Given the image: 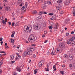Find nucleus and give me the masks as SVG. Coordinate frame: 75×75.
Segmentation results:
<instances>
[{"label":"nucleus","instance_id":"nucleus-1","mask_svg":"<svg viewBox=\"0 0 75 75\" xmlns=\"http://www.w3.org/2000/svg\"><path fill=\"white\" fill-rule=\"evenodd\" d=\"M23 30L26 33H31V31L32 30V27L31 26L28 27L26 25H25Z\"/></svg>","mask_w":75,"mask_h":75},{"label":"nucleus","instance_id":"nucleus-2","mask_svg":"<svg viewBox=\"0 0 75 75\" xmlns=\"http://www.w3.org/2000/svg\"><path fill=\"white\" fill-rule=\"evenodd\" d=\"M28 41L30 42H33L35 41V37H34L32 35L29 36L28 38Z\"/></svg>","mask_w":75,"mask_h":75},{"label":"nucleus","instance_id":"nucleus-3","mask_svg":"<svg viewBox=\"0 0 75 75\" xmlns=\"http://www.w3.org/2000/svg\"><path fill=\"white\" fill-rule=\"evenodd\" d=\"M33 28L35 30H40V29L41 28V25L39 24H35L33 25Z\"/></svg>","mask_w":75,"mask_h":75},{"label":"nucleus","instance_id":"nucleus-4","mask_svg":"<svg viewBox=\"0 0 75 75\" xmlns=\"http://www.w3.org/2000/svg\"><path fill=\"white\" fill-rule=\"evenodd\" d=\"M24 56H27V55H33V52H31L28 51H26L24 53Z\"/></svg>","mask_w":75,"mask_h":75},{"label":"nucleus","instance_id":"nucleus-5","mask_svg":"<svg viewBox=\"0 0 75 75\" xmlns=\"http://www.w3.org/2000/svg\"><path fill=\"white\" fill-rule=\"evenodd\" d=\"M51 25L52 27H53V28L55 29H57V28H58V23H56L55 24L53 22H52L51 23Z\"/></svg>","mask_w":75,"mask_h":75},{"label":"nucleus","instance_id":"nucleus-6","mask_svg":"<svg viewBox=\"0 0 75 75\" xmlns=\"http://www.w3.org/2000/svg\"><path fill=\"white\" fill-rule=\"evenodd\" d=\"M59 47L61 48H65V44L63 42H61L59 43Z\"/></svg>","mask_w":75,"mask_h":75},{"label":"nucleus","instance_id":"nucleus-7","mask_svg":"<svg viewBox=\"0 0 75 75\" xmlns=\"http://www.w3.org/2000/svg\"><path fill=\"white\" fill-rule=\"evenodd\" d=\"M56 52L57 53H59V52H61L62 50H61V48H57L55 50Z\"/></svg>","mask_w":75,"mask_h":75},{"label":"nucleus","instance_id":"nucleus-8","mask_svg":"<svg viewBox=\"0 0 75 75\" xmlns=\"http://www.w3.org/2000/svg\"><path fill=\"white\" fill-rule=\"evenodd\" d=\"M70 2V1H69V0H67L65 1L64 3L66 5H68V4H69Z\"/></svg>","mask_w":75,"mask_h":75},{"label":"nucleus","instance_id":"nucleus-9","mask_svg":"<svg viewBox=\"0 0 75 75\" xmlns=\"http://www.w3.org/2000/svg\"><path fill=\"white\" fill-rule=\"evenodd\" d=\"M16 69L18 71L20 72H21V70L20 68V67H17L16 68Z\"/></svg>","mask_w":75,"mask_h":75},{"label":"nucleus","instance_id":"nucleus-10","mask_svg":"<svg viewBox=\"0 0 75 75\" xmlns=\"http://www.w3.org/2000/svg\"><path fill=\"white\" fill-rule=\"evenodd\" d=\"M6 10L8 11H10V8L9 6H7L6 8Z\"/></svg>","mask_w":75,"mask_h":75},{"label":"nucleus","instance_id":"nucleus-11","mask_svg":"<svg viewBox=\"0 0 75 75\" xmlns=\"http://www.w3.org/2000/svg\"><path fill=\"white\" fill-rule=\"evenodd\" d=\"M75 39V37H72L69 40V41H74V40Z\"/></svg>","mask_w":75,"mask_h":75},{"label":"nucleus","instance_id":"nucleus-12","mask_svg":"<svg viewBox=\"0 0 75 75\" xmlns=\"http://www.w3.org/2000/svg\"><path fill=\"white\" fill-rule=\"evenodd\" d=\"M69 21V19H67L65 20V21L64 22L65 24H67L68 23V21Z\"/></svg>","mask_w":75,"mask_h":75},{"label":"nucleus","instance_id":"nucleus-13","mask_svg":"<svg viewBox=\"0 0 75 75\" xmlns=\"http://www.w3.org/2000/svg\"><path fill=\"white\" fill-rule=\"evenodd\" d=\"M42 61H40V62L39 63V65L40 67H41V66H42V65H43V64H42Z\"/></svg>","mask_w":75,"mask_h":75},{"label":"nucleus","instance_id":"nucleus-14","mask_svg":"<svg viewBox=\"0 0 75 75\" xmlns=\"http://www.w3.org/2000/svg\"><path fill=\"white\" fill-rule=\"evenodd\" d=\"M42 61H40V62L39 63V65L40 67H41V66H42V65H43V64H42Z\"/></svg>","mask_w":75,"mask_h":75},{"label":"nucleus","instance_id":"nucleus-15","mask_svg":"<svg viewBox=\"0 0 75 75\" xmlns=\"http://www.w3.org/2000/svg\"><path fill=\"white\" fill-rule=\"evenodd\" d=\"M34 50V48L33 47H30V50L31 52H33Z\"/></svg>","mask_w":75,"mask_h":75},{"label":"nucleus","instance_id":"nucleus-16","mask_svg":"<svg viewBox=\"0 0 75 75\" xmlns=\"http://www.w3.org/2000/svg\"><path fill=\"white\" fill-rule=\"evenodd\" d=\"M57 2L58 3H61L62 2V0H59L57 1Z\"/></svg>","mask_w":75,"mask_h":75},{"label":"nucleus","instance_id":"nucleus-17","mask_svg":"<svg viewBox=\"0 0 75 75\" xmlns=\"http://www.w3.org/2000/svg\"><path fill=\"white\" fill-rule=\"evenodd\" d=\"M60 73L62 75H64V74H65V73H64V71H60Z\"/></svg>","mask_w":75,"mask_h":75},{"label":"nucleus","instance_id":"nucleus-18","mask_svg":"<svg viewBox=\"0 0 75 75\" xmlns=\"http://www.w3.org/2000/svg\"><path fill=\"white\" fill-rule=\"evenodd\" d=\"M38 71V69H35L34 71V74H36L37 73Z\"/></svg>","mask_w":75,"mask_h":75},{"label":"nucleus","instance_id":"nucleus-19","mask_svg":"<svg viewBox=\"0 0 75 75\" xmlns=\"http://www.w3.org/2000/svg\"><path fill=\"white\" fill-rule=\"evenodd\" d=\"M64 57L65 58H68V55H67V54H64Z\"/></svg>","mask_w":75,"mask_h":75},{"label":"nucleus","instance_id":"nucleus-20","mask_svg":"<svg viewBox=\"0 0 75 75\" xmlns=\"http://www.w3.org/2000/svg\"><path fill=\"white\" fill-rule=\"evenodd\" d=\"M7 21H4V20H3L2 21V23H3V24H6V22H7Z\"/></svg>","mask_w":75,"mask_h":75},{"label":"nucleus","instance_id":"nucleus-21","mask_svg":"<svg viewBox=\"0 0 75 75\" xmlns=\"http://www.w3.org/2000/svg\"><path fill=\"white\" fill-rule=\"evenodd\" d=\"M55 52L54 51H52V55H55Z\"/></svg>","mask_w":75,"mask_h":75},{"label":"nucleus","instance_id":"nucleus-22","mask_svg":"<svg viewBox=\"0 0 75 75\" xmlns=\"http://www.w3.org/2000/svg\"><path fill=\"white\" fill-rule=\"evenodd\" d=\"M47 4H48V5H51V3L50 1H47Z\"/></svg>","mask_w":75,"mask_h":75},{"label":"nucleus","instance_id":"nucleus-23","mask_svg":"<svg viewBox=\"0 0 75 75\" xmlns=\"http://www.w3.org/2000/svg\"><path fill=\"white\" fill-rule=\"evenodd\" d=\"M45 70L46 71H49V68H48V67H47V68H46L45 69Z\"/></svg>","mask_w":75,"mask_h":75},{"label":"nucleus","instance_id":"nucleus-24","mask_svg":"<svg viewBox=\"0 0 75 75\" xmlns=\"http://www.w3.org/2000/svg\"><path fill=\"white\" fill-rule=\"evenodd\" d=\"M25 7L26 8H27V6H28V3L27 2H26L25 4Z\"/></svg>","mask_w":75,"mask_h":75},{"label":"nucleus","instance_id":"nucleus-25","mask_svg":"<svg viewBox=\"0 0 75 75\" xmlns=\"http://www.w3.org/2000/svg\"><path fill=\"white\" fill-rule=\"evenodd\" d=\"M16 54L17 55V57H19V58H21V56L20 55H19V54H18L16 53Z\"/></svg>","mask_w":75,"mask_h":75},{"label":"nucleus","instance_id":"nucleus-26","mask_svg":"<svg viewBox=\"0 0 75 75\" xmlns=\"http://www.w3.org/2000/svg\"><path fill=\"white\" fill-rule=\"evenodd\" d=\"M33 13L34 14H35L37 13V11H33Z\"/></svg>","mask_w":75,"mask_h":75},{"label":"nucleus","instance_id":"nucleus-27","mask_svg":"<svg viewBox=\"0 0 75 75\" xmlns=\"http://www.w3.org/2000/svg\"><path fill=\"white\" fill-rule=\"evenodd\" d=\"M41 7L43 8H45V6H44V5H42L41 6Z\"/></svg>","mask_w":75,"mask_h":75},{"label":"nucleus","instance_id":"nucleus-28","mask_svg":"<svg viewBox=\"0 0 75 75\" xmlns=\"http://www.w3.org/2000/svg\"><path fill=\"white\" fill-rule=\"evenodd\" d=\"M11 42L13 44L14 42V39H11Z\"/></svg>","mask_w":75,"mask_h":75},{"label":"nucleus","instance_id":"nucleus-29","mask_svg":"<svg viewBox=\"0 0 75 75\" xmlns=\"http://www.w3.org/2000/svg\"><path fill=\"white\" fill-rule=\"evenodd\" d=\"M57 10H58V11H59V10H60V8L58 7H57Z\"/></svg>","mask_w":75,"mask_h":75},{"label":"nucleus","instance_id":"nucleus-30","mask_svg":"<svg viewBox=\"0 0 75 75\" xmlns=\"http://www.w3.org/2000/svg\"><path fill=\"white\" fill-rule=\"evenodd\" d=\"M22 1V0H18V3H20Z\"/></svg>","mask_w":75,"mask_h":75},{"label":"nucleus","instance_id":"nucleus-31","mask_svg":"<svg viewBox=\"0 0 75 75\" xmlns=\"http://www.w3.org/2000/svg\"><path fill=\"white\" fill-rule=\"evenodd\" d=\"M52 17H53V19H54V20H56V16H53Z\"/></svg>","mask_w":75,"mask_h":75},{"label":"nucleus","instance_id":"nucleus-32","mask_svg":"<svg viewBox=\"0 0 75 75\" xmlns=\"http://www.w3.org/2000/svg\"><path fill=\"white\" fill-rule=\"evenodd\" d=\"M37 18L38 19V20H40L41 19V17L40 16H39Z\"/></svg>","mask_w":75,"mask_h":75},{"label":"nucleus","instance_id":"nucleus-33","mask_svg":"<svg viewBox=\"0 0 75 75\" xmlns=\"http://www.w3.org/2000/svg\"><path fill=\"white\" fill-rule=\"evenodd\" d=\"M11 59H14V56L13 55H11Z\"/></svg>","mask_w":75,"mask_h":75},{"label":"nucleus","instance_id":"nucleus-34","mask_svg":"<svg viewBox=\"0 0 75 75\" xmlns=\"http://www.w3.org/2000/svg\"><path fill=\"white\" fill-rule=\"evenodd\" d=\"M13 75H17V74L16 72H13Z\"/></svg>","mask_w":75,"mask_h":75},{"label":"nucleus","instance_id":"nucleus-35","mask_svg":"<svg viewBox=\"0 0 75 75\" xmlns=\"http://www.w3.org/2000/svg\"><path fill=\"white\" fill-rule=\"evenodd\" d=\"M69 67L70 68H72V65L71 64H69Z\"/></svg>","mask_w":75,"mask_h":75},{"label":"nucleus","instance_id":"nucleus-36","mask_svg":"<svg viewBox=\"0 0 75 75\" xmlns=\"http://www.w3.org/2000/svg\"><path fill=\"white\" fill-rule=\"evenodd\" d=\"M67 42L68 44H71V42L69 41H67Z\"/></svg>","mask_w":75,"mask_h":75},{"label":"nucleus","instance_id":"nucleus-37","mask_svg":"<svg viewBox=\"0 0 75 75\" xmlns=\"http://www.w3.org/2000/svg\"><path fill=\"white\" fill-rule=\"evenodd\" d=\"M48 15H49V16H53L54 15V14L52 13H48Z\"/></svg>","mask_w":75,"mask_h":75},{"label":"nucleus","instance_id":"nucleus-38","mask_svg":"<svg viewBox=\"0 0 75 75\" xmlns=\"http://www.w3.org/2000/svg\"><path fill=\"white\" fill-rule=\"evenodd\" d=\"M69 35V33H66V35H67V36Z\"/></svg>","mask_w":75,"mask_h":75},{"label":"nucleus","instance_id":"nucleus-39","mask_svg":"<svg viewBox=\"0 0 75 75\" xmlns=\"http://www.w3.org/2000/svg\"><path fill=\"white\" fill-rule=\"evenodd\" d=\"M3 64V62H0V66Z\"/></svg>","mask_w":75,"mask_h":75},{"label":"nucleus","instance_id":"nucleus-40","mask_svg":"<svg viewBox=\"0 0 75 75\" xmlns=\"http://www.w3.org/2000/svg\"><path fill=\"white\" fill-rule=\"evenodd\" d=\"M15 25L18 26V23H15Z\"/></svg>","mask_w":75,"mask_h":75},{"label":"nucleus","instance_id":"nucleus-41","mask_svg":"<svg viewBox=\"0 0 75 75\" xmlns=\"http://www.w3.org/2000/svg\"><path fill=\"white\" fill-rule=\"evenodd\" d=\"M36 56H35V54H33V57L34 58H35Z\"/></svg>","mask_w":75,"mask_h":75},{"label":"nucleus","instance_id":"nucleus-42","mask_svg":"<svg viewBox=\"0 0 75 75\" xmlns=\"http://www.w3.org/2000/svg\"><path fill=\"white\" fill-rule=\"evenodd\" d=\"M14 37V35L13 34H12L11 35V37H12V38H13Z\"/></svg>","mask_w":75,"mask_h":75},{"label":"nucleus","instance_id":"nucleus-43","mask_svg":"<svg viewBox=\"0 0 75 75\" xmlns=\"http://www.w3.org/2000/svg\"><path fill=\"white\" fill-rule=\"evenodd\" d=\"M48 42V40H45V42H44V43H47V42Z\"/></svg>","mask_w":75,"mask_h":75},{"label":"nucleus","instance_id":"nucleus-44","mask_svg":"<svg viewBox=\"0 0 75 75\" xmlns=\"http://www.w3.org/2000/svg\"><path fill=\"white\" fill-rule=\"evenodd\" d=\"M11 63H12V64H14V62H15V61H11Z\"/></svg>","mask_w":75,"mask_h":75},{"label":"nucleus","instance_id":"nucleus-45","mask_svg":"<svg viewBox=\"0 0 75 75\" xmlns=\"http://www.w3.org/2000/svg\"><path fill=\"white\" fill-rule=\"evenodd\" d=\"M24 8H25V7H24V6H23L22 8V10H24Z\"/></svg>","mask_w":75,"mask_h":75},{"label":"nucleus","instance_id":"nucleus-46","mask_svg":"<svg viewBox=\"0 0 75 75\" xmlns=\"http://www.w3.org/2000/svg\"><path fill=\"white\" fill-rule=\"evenodd\" d=\"M2 40H3V38H0V41H2Z\"/></svg>","mask_w":75,"mask_h":75},{"label":"nucleus","instance_id":"nucleus-47","mask_svg":"<svg viewBox=\"0 0 75 75\" xmlns=\"http://www.w3.org/2000/svg\"><path fill=\"white\" fill-rule=\"evenodd\" d=\"M49 29H52V27L50 26L49 27Z\"/></svg>","mask_w":75,"mask_h":75},{"label":"nucleus","instance_id":"nucleus-48","mask_svg":"<svg viewBox=\"0 0 75 75\" xmlns=\"http://www.w3.org/2000/svg\"><path fill=\"white\" fill-rule=\"evenodd\" d=\"M18 59V57H16L15 59V60H17Z\"/></svg>","mask_w":75,"mask_h":75},{"label":"nucleus","instance_id":"nucleus-49","mask_svg":"<svg viewBox=\"0 0 75 75\" xmlns=\"http://www.w3.org/2000/svg\"><path fill=\"white\" fill-rule=\"evenodd\" d=\"M60 13L62 14H63L64 13V12L63 11H61L60 12Z\"/></svg>","mask_w":75,"mask_h":75},{"label":"nucleus","instance_id":"nucleus-50","mask_svg":"<svg viewBox=\"0 0 75 75\" xmlns=\"http://www.w3.org/2000/svg\"><path fill=\"white\" fill-rule=\"evenodd\" d=\"M12 26H14V22L12 23Z\"/></svg>","mask_w":75,"mask_h":75},{"label":"nucleus","instance_id":"nucleus-51","mask_svg":"<svg viewBox=\"0 0 75 75\" xmlns=\"http://www.w3.org/2000/svg\"><path fill=\"white\" fill-rule=\"evenodd\" d=\"M21 7L23 6V3H21L19 5Z\"/></svg>","mask_w":75,"mask_h":75},{"label":"nucleus","instance_id":"nucleus-52","mask_svg":"<svg viewBox=\"0 0 75 75\" xmlns=\"http://www.w3.org/2000/svg\"><path fill=\"white\" fill-rule=\"evenodd\" d=\"M8 23L9 24V25H11V22H8Z\"/></svg>","mask_w":75,"mask_h":75},{"label":"nucleus","instance_id":"nucleus-53","mask_svg":"<svg viewBox=\"0 0 75 75\" xmlns=\"http://www.w3.org/2000/svg\"><path fill=\"white\" fill-rule=\"evenodd\" d=\"M8 46H6V49H8Z\"/></svg>","mask_w":75,"mask_h":75},{"label":"nucleus","instance_id":"nucleus-54","mask_svg":"<svg viewBox=\"0 0 75 75\" xmlns=\"http://www.w3.org/2000/svg\"><path fill=\"white\" fill-rule=\"evenodd\" d=\"M12 34L14 35V34H15V32H14V31L12 33Z\"/></svg>","mask_w":75,"mask_h":75},{"label":"nucleus","instance_id":"nucleus-55","mask_svg":"<svg viewBox=\"0 0 75 75\" xmlns=\"http://www.w3.org/2000/svg\"><path fill=\"white\" fill-rule=\"evenodd\" d=\"M3 41H1V45H2V44H3Z\"/></svg>","mask_w":75,"mask_h":75},{"label":"nucleus","instance_id":"nucleus-56","mask_svg":"<svg viewBox=\"0 0 75 75\" xmlns=\"http://www.w3.org/2000/svg\"><path fill=\"white\" fill-rule=\"evenodd\" d=\"M32 45V46H35L36 45H35V44H33Z\"/></svg>","mask_w":75,"mask_h":75},{"label":"nucleus","instance_id":"nucleus-57","mask_svg":"<svg viewBox=\"0 0 75 75\" xmlns=\"http://www.w3.org/2000/svg\"><path fill=\"white\" fill-rule=\"evenodd\" d=\"M42 14V13H41V12H39V15H41Z\"/></svg>","mask_w":75,"mask_h":75},{"label":"nucleus","instance_id":"nucleus-58","mask_svg":"<svg viewBox=\"0 0 75 75\" xmlns=\"http://www.w3.org/2000/svg\"><path fill=\"white\" fill-rule=\"evenodd\" d=\"M65 65H62V67L63 68H64V67H65Z\"/></svg>","mask_w":75,"mask_h":75},{"label":"nucleus","instance_id":"nucleus-59","mask_svg":"<svg viewBox=\"0 0 75 75\" xmlns=\"http://www.w3.org/2000/svg\"><path fill=\"white\" fill-rule=\"evenodd\" d=\"M47 14V13L46 12H44V14Z\"/></svg>","mask_w":75,"mask_h":75},{"label":"nucleus","instance_id":"nucleus-60","mask_svg":"<svg viewBox=\"0 0 75 75\" xmlns=\"http://www.w3.org/2000/svg\"><path fill=\"white\" fill-rule=\"evenodd\" d=\"M5 52L4 51H1V53H5Z\"/></svg>","mask_w":75,"mask_h":75},{"label":"nucleus","instance_id":"nucleus-61","mask_svg":"<svg viewBox=\"0 0 75 75\" xmlns=\"http://www.w3.org/2000/svg\"><path fill=\"white\" fill-rule=\"evenodd\" d=\"M71 34H74V32L72 31L71 32Z\"/></svg>","mask_w":75,"mask_h":75},{"label":"nucleus","instance_id":"nucleus-62","mask_svg":"<svg viewBox=\"0 0 75 75\" xmlns=\"http://www.w3.org/2000/svg\"><path fill=\"white\" fill-rule=\"evenodd\" d=\"M45 35H42V37L43 38H44V37H45Z\"/></svg>","mask_w":75,"mask_h":75},{"label":"nucleus","instance_id":"nucleus-63","mask_svg":"<svg viewBox=\"0 0 75 75\" xmlns=\"http://www.w3.org/2000/svg\"><path fill=\"white\" fill-rule=\"evenodd\" d=\"M55 67H56V66H55V65H54L53 67V69H54V68H55Z\"/></svg>","mask_w":75,"mask_h":75},{"label":"nucleus","instance_id":"nucleus-64","mask_svg":"<svg viewBox=\"0 0 75 75\" xmlns=\"http://www.w3.org/2000/svg\"><path fill=\"white\" fill-rule=\"evenodd\" d=\"M47 54H48V55H49L50 54V52H47Z\"/></svg>","mask_w":75,"mask_h":75}]
</instances>
